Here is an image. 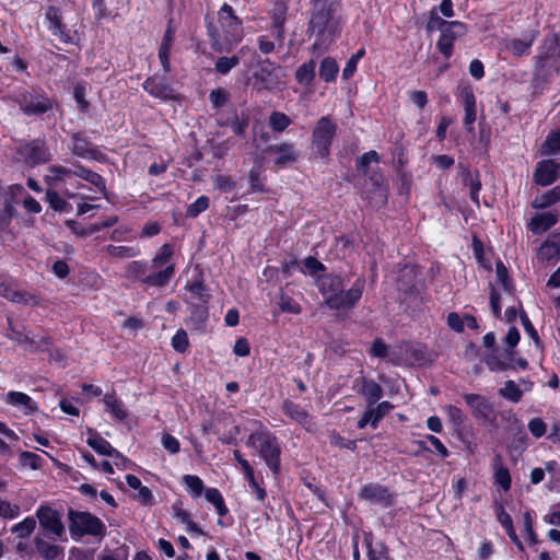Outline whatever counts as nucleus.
<instances>
[{
	"instance_id": "1",
	"label": "nucleus",
	"mask_w": 560,
	"mask_h": 560,
	"mask_svg": "<svg viewBox=\"0 0 560 560\" xmlns=\"http://www.w3.org/2000/svg\"><path fill=\"white\" fill-rule=\"evenodd\" d=\"M339 4L335 0H314L307 31L316 36L314 51L326 50L339 33L340 19L337 15Z\"/></svg>"
},
{
	"instance_id": "2",
	"label": "nucleus",
	"mask_w": 560,
	"mask_h": 560,
	"mask_svg": "<svg viewBox=\"0 0 560 560\" xmlns=\"http://www.w3.org/2000/svg\"><path fill=\"white\" fill-rule=\"evenodd\" d=\"M316 285L329 310L348 311L353 308L361 299L365 280L358 278L350 289L345 290L342 277L329 273L318 277Z\"/></svg>"
},
{
	"instance_id": "3",
	"label": "nucleus",
	"mask_w": 560,
	"mask_h": 560,
	"mask_svg": "<svg viewBox=\"0 0 560 560\" xmlns=\"http://www.w3.org/2000/svg\"><path fill=\"white\" fill-rule=\"evenodd\" d=\"M218 22L219 28L212 25L208 27L211 47L217 52H229L244 38L243 22L228 3L220 8Z\"/></svg>"
},
{
	"instance_id": "4",
	"label": "nucleus",
	"mask_w": 560,
	"mask_h": 560,
	"mask_svg": "<svg viewBox=\"0 0 560 560\" xmlns=\"http://www.w3.org/2000/svg\"><path fill=\"white\" fill-rule=\"evenodd\" d=\"M175 273V266L170 265L159 271L149 272V264L141 260H132L126 265L125 277L138 281L143 285L161 288L165 287Z\"/></svg>"
},
{
	"instance_id": "5",
	"label": "nucleus",
	"mask_w": 560,
	"mask_h": 560,
	"mask_svg": "<svg viewBox=\"0 0 560 560\" xmlns=\"http://www.w3.org/2000/svg\"><path fill=\"white\" fill-rule=\"evenodd\" d=\"M247 445L257 447L261 458L273 474H278L280 467V447L276 436L261 431L248 436Z\"/></svg>"
},
{
	"instance_id": "6",
	"label": "nucleus",
	"mask_w": 560,
	"mask_h": 560,
	"mask_svg": "<svg viewBox=\"0 0 560 560\" xmlns=\"http://www.w3.org/2000/svg\"><path fill=\"white\" fill-rule=\"evenodd\" d=\"M68 517L69 530L73 537H82L84 535L104 536L105 534L103 522L89 512L69 510Z\"/></svg>"
},
{
	"instance_id": "7",
	"label": "nucleus",
	"mask_w": 560,
	"mask_h": 560,
	"mask_svg": "<svg viewBox=\"0 0 560 560\" xmlns=\"http://www.w3.org/2000/svg\"><path fill=\"white\" fill-rule=\"evenodd\" d=\"M336 132L337 125L329 117H322L317 120L312 132V144L320 158L329 155Z\"/></svg>"
},
{
	"instance_id": "8",
	"label": "nucleus",
	"mask_w": 560,
	"mask_h": 560,
	"mask_svg": "<svg viewBox=\"0 0 560 560\" xmlns=\"http://www.w3.org/2000/svg\"><path fill=\"white\" fill-rule=\"evenodd\" d=\"M427 361L425 347L420 343L406 342L392 350L389 362L400 365H422Z\"/></svg>"
},
{
	"instance_id": "9",
	"label": "nucleus",
	"mask_w": 560,
	"mask_h": 560,
	"mask_svg": "<svg viewBox=\"0 0 560 560\" xmlns=\"http://www.w3.org/2000/svg\"><path fill=\"white\" fill-rule=\"evenodd\" d=\"M18 155L27 166L46 163L51 158L45 142L40 139L21 143L18 148Z\"/></svg>"
},
{
	"instance_id": "10",
	"label": "nucleus",
	"mask_w": 560,
	"mask_h": 560,
	"mask_svg": "<svg viewBox=\"0 0 560 560\" xmlns=\"http://www.w3.org/2000/svg\"><path fill=\"white\" fill-rule=\"evenodd\" d=\"M36 517L44 529L40 534L52 535L57 538L63 536L66 528L60 514L56 510L47 505H40L36 511Z\"/></svg>"
},
{
	"instance_id": "11",
	"label": "nucleus",
	"mask_w": 560,
	"mask_h": 560,
	"mask_svg": "<svg viewBox=\"0 0 560 560\" xmlns=\"http://www.w3.org/2000/svg\"><path fill=\"white\" fill-rule=\"evenodd\" d=\"M440 32L441 36L436 43V47L445 58H450L453 54L454 42L466 34L467 27L459 21H451L448 25Z\"/></svg>"
},
{
	"instance_id": "12",
	"label": "nucleus",
	"mask_w": 560,
	"mask_h": 560,
	"mask_svg": "<svg viewBox=\"0 0 560 560\" xmlns=\"http://www.w3.org/2000/svg\"><path fill=\"white\" fill-rule=\"evenodd\" d=\"M362 195L370 200L374 206H383L387 202V187L385 186V178L380 172H372L366 179Z\"/></svg>"
},
{
	"instance_id": "13",
	"label": "nucleus",
	"mask_w": 560,
	"mask_h": 560,
	"mask_svg": "<svg viewBox=\"0 0 560 560\" xmlns=\"http://www.w3.org/2000/svg\"><path fill=\"white\" fill-rule=\"evenodd\" d=\"M359 498L383 508L394 504L393 494L385 486L380 483H368L363 486L359 492Z\"/></svg>"
},
{
	"instance_id": "14",
	"label": "nucleus",
	"mask_w": 560,
	"mask_h": 560,
	"mask_svg": "<svg viewBox=\"0 0 560 560\" xmlns=\"http://www.w3.org/2000/svg\"><path fill=\"white\" fill-rule=\"evenodd\" d=\"M288 5L283 1H277L269 12L271 19V35L279 46H282L285 37L284 24L287 22Z\"/></svg>"
},
{
	"instance_id": "15",
	"label": "nucleus",
	"mask_w": 560,
	"mask_h": 560,
	"mask_svg": "<svg viewBox=\"0 0 560 560\" xmlns=\"http://www.w3.org/2000/svg\"><path fill=\"white\" fill-rule=\"evenodd\" d=\"M463 398L467 406L471 409V415L476 419L485 421L494 418V409L492 404L482 395L479 394H465Z\"/></svg>"
},
{
	"instance_id": "16",
	"label": "nucleus",
	"mask_w": 560,
	"mask_h": 560,
	"mask_svg": "<svg viewBox=\"0 0 560 560\" xmlns=\"http://www.w3.org/2000/svg\"><path fill=\"white\" fill-rule=\"evenodd\" d=\"M253 78L259 90H272L278 84L277 68L269 59L259 62Z\"/></svg>"
},
{
	"instance_id": "17",
	"label": "nucleus",
	"mask_w": 560,
	"mask_h": 560,
	"mask_svg": "<svg viewBox=\"0 0 560 560\" xmlns=\"http://www.w3.org/2000/svg\"><path fill=\"white\" fill-rule=\"evenodd\" d=\"M353 389L357 394L363 396L368 402V406L375 405L383 396V388L374 380L366 377H358L354 380Z\"/></svg>"
},
{
	"instance_id": "18",
	"label": "nucleus",
	"mask_w": 560,
	"mask_h": 560,
	"mask_svg": "<svg viewBox=\"0 0 560 560\" xmlns=\"http://www.w3.org/2000/svg\"><path fill=\"white\" fill-rule=\"evenodd\" d=\"M281 411L292 421L301 424L307 431L314 429L313 417L299 404L290 399L283 400Z\"/></svg>"
},
{
	"instance_id": "19",
	"label": "nucleus",
	"mask_w": 560,
	"mask_h": 560,
	"mask_svg": "<svg viewBox=\"0 0 560 560\" xmlns=\"http://www.w3.org/2000/svg\"><path fill=\"white\" fill-rule=\"evenodd\" d=\"M19 103L23 113L28 116L44 114L51 107L47 97L43 95H33L32 93L22 94Z\"/></svg>"
},
{
	"instance_id": "20",
	"label": "nucleus",
	"mask_w": 560,
	"mask_h": 560,
	"mask_svg": "<svg viewBox=\"0 0 560 560\" xmlns=\"http://www.w3.org/2000/svg\"><path fill=\"white\" fill-rule=\"evenodd\" d=\"M49 536L46 534H37L34 537V546L37 553L44 560H62L65 556L63 547L48 541Z\"/></svg>"
},
{
	"instance_id": "21",
	"label": "nucleus",
	"mask_w": 560,
	"mask_h": 560,
	"mask_svg": "<svg viewBox=\"0 0 560 560\" xmlns=\"http://www.w3.org/2000/svg\"><path fill=\"white\" fill-rule=\"evenodd\" d=\"M560 165L553 160L539 162L534 172V182L540 186H548L555 183L559 176Z\"/></svg>"
},
{
	"instance_id": "22",
	"label": "nucleus",
	"mask_w": 560,
	"mask_h": 560,
	"mask_svg": "<svg viewBox=\"0 0 560 560\" xmlns=\"http://www.w3.org/2000/svg\"><path fill=\"white\" fill-rule=\"evenodd\" d=\"M142 86L149 94L161 100H174L176 97L175 90L163 78L150 77L143 82Z\"/></svg>"
},
{
	"instance_id": "23",
	"label": "nucleus",
	"mask_w": 560,
	"mask_h": 560,
	"mask_svg": "<svg viewBox=\"0 0 560 560\" xmlns=\"http://www.w3.org/2000/svg\"><path fill=\"white\" fill-rule=\"evenodd\" d=\"M46 20L49 22V30L52 35L57 36L63 43H70V32L62 23V15L59 8L50 5L47 8L45 13Z\"/></svg>"
},
{
	"instance_id": "24",
	"label": "nucleus",
	"mask_w": 560,
	"mask_h": 560,
	"mask_svg": "<svg viewBox=\"0 0 560 560\" xmlns=\"http://www.w3.org/2000/svg\"><path fill=\"white\" fill-rule=\"evenodd\" d=\"M270 153L276 154L275 164L278 167H285L298 161L299 152L292 143H281L270 145L268 148Z\"/></svg>"
},
{
	"instance_id": "25",
	"label": "nucleus",
	"mask_w": 560,
	"mask_h": 560,
	"mask_svg": "<svg viewBox=\"0 0 560 560\" xmlns=\"http://www.w3.org/2000/svg\"><path fill=\"white\" fill-rule=\"evenodd\" d=\"M514 353L505 350L503 352H492L485 358V363L492 372H503L514 369Z\"/></svg>"
},
{
	"instance_id": "26",
	"label": "nucleus",
	"mask_w": 560,
	"mask_h": 560,
	"mask_svg": "<svg viewBox=\"0 0 560 560\" xmlns=\"http://www.w3.org/2000/svg\"><path fill=\"white\" fill-rule=\"evenodd\" d=\"M174 34L175 30L172 27V21H170L159 48V59L165 72L171 70L170 54L174 42Z\"/></svg>"
},
{
	"instance_id": "27",
	"label": "nucleus",
	"mask_w": 560,
	"mask_h": 560,
	"mask_svg": "<svg viewBox=\"0 0 560 560\" xmlns=\"http://www.w3.org/2000/svg\"><path fill=\"white\" fill-rule=\"evenodd\" d=\"M0 295L13 303L38 304V300L35 295L8 284H0Z\"/></svg>"
},
{
	"instance_id": "28",
	"label": "nucleus",
	"mask_w": 560,
	"mask_h": 560,
	"mask_svg": "<svg viewBox=\"0 0 560 560\" xmlns=\"http://www.w3.org/2000/svg\"><path fill=\"white\" fill-rule=\"evenodd\" d=\"M88 445L93 448L96 453L104 456L119 458L126 460V457L115 450L108 441L98 434H94L88 439Z\"/></svg>"
},
{
	"instance_id": "29",
	"label": "nucleus",
	"mask_w": 560,
	"mask_h": 560,
	"mask_svg": "<svg viewBox=\"0 0 560 560\" xmlns=\"http://www.w3.org/2000/svg\"><path fill=\"white\" fill-rule=\"evenodd\" d=\"M557 215L551 212H544L534 215L528 224L534 234H541L557 223Z\"/></svg>"
},
{
	"instance_id": "30",
	"label": "nucleus",
	"mask_w": 560,
	"mask_h": 560,
	"mask_svg": "<svg viewBox=\"0 0 560 560\" xmlns=\"http://www.w3.org/2000/svg\"><path fill=\"white\" fill-rule=\"evenodd\" d=\"M5 402L14 407L23 408L26 415L34 412L37 407L32 398L22 392H9L4 398Z\"/></svg>"
},
{
	"instance_id": "31",
	"label": "nucleus",
	"mask_w": 560,
	"mask_h": 560,
	"mask_svg": "<svg viewBox=\"0 0 560 560\" xmlns=\"http://www.w3.org/2000/svg\"><path fill=\"white\" fill-rule=\"evenodd\" d=\"M5 336L19 343L28 345L30 350L36 347L35 340L25 332L24 325H15L10 317H8V332Z\"/></svg>"
},
{
	"instance_id": "32",
	"label": "nucleus",
	"mask_w": 560,
	"mask_h": 560,
	"mask_svg": "<svg viewBox=\"0 0 560 560\" xmlns=\"http://www.w3.org/2000/svg\"><path fill=\"white\" fill-rule=\"evenodd\" d=\"M71 176H73V170L61 165H51L48 167L44 179L48 186L56 187L59 183L65 182Z\"/></svg>"
},
{
	"instance_id": "33",
	"label": "nucleus",
	"mask_w": 560,
	"mask_h": 560,
	"mask_svg": "<svg viewBox=\"0 0 560 560\" xmlns=\"http://www.w3.org/2000/svg\"><path fill=\"white\" fill-rule=\"evenodd\" d=\"M73 176L80 177L89 182L90 184L98 188L104 195L106 194L105 180L100 174L91 170H88L81 165H78L73 168Z\"/></svg>"
},
{
	"instance_id": "34",
	"label": "nucleus",
	"mask_w": 560,
	"mask_h": 560,
	"mask_svg": "<svg viewBox=\"0 0 560 560\" xmlns=\"http://www.w3.org/2000/svg\"><path fill=\"white\" fill-rule=\"evenodd\" d=\"M316 62L312 59L302 63L295 71V80L299 84L308 86L315 79Z\"/></svg>"
},
{
	"instance_id": "35",
	"label": "nucleus",
	"mask_w": 560,
	"mask_h": 560,
	"mask_svg": "<svg viewBox=\"0 0 560 560\" xmlns=\"http://www.w3.org/2000/svg\"><path fill=\"white\" fill-rule=\"evenodd\" d=\"M560 200V186H555L550 190L544 192L541 196L536 197L532 207L535 209L548 208Z\"/></svg>"
},
{
	"instance_id": "36",
	"label": "nucleus",
	"mask_w": 560,
	"mask_h": 560,
	"mask_svg": "<svg viewBox=\"0 0 560 560\" xmlns=\"http://www.w3.org/2000/svg\"><path fill=\"white\" fill-rule=\"evenodd\" d=\"M339 72L337 61L331 57H325L319 65V78L325 82H332Z\"/></svg>"
},
{
	"instance_id": "37",
	"label": "nucleus",
	"mask_w": 560,
	"mask_h": 560,
	"mask_svg": "<svg viewBox=\"0 0 560 560\" xmlns=\"http://www.w3.org/2000/svg\"><path fill=\"white\" fill-rule=\"evenodd\" d=\"M103 401L106 406V410L110 412L116 420L124 421L127 418V411L125 410L122 402L114 395H105Z\"/></svg>"
},
{
	"instance_id": "38",
	"label": "nucleus",
	"mask_w": 560,
	"mask_h": 560,
	"mask_svg": "<svg viewBox=\"0 0 560 560\" xmlns=\"http://www.w3.org/2000/svg\"><path fill=\"white\" fill-rule=\"evenodd\" d=\"M104 250L109 257L120 259L133 258L140 254L139 248L135 246L107 245Z\"/></svg>"
},
{
	"instance_id": "39",
	"label": "nucleus",
	"mask_w": 560,
	"mask_h": 560,
	"mask_svg": "<svg viewBox=\"0 0 560 560\" xmlns=\"http://www.w3.org/2000/svg\"><path fill=\"white\" fill-rule=\"evenodd\" d=\"M499 395L511 402H518L522 399L523 390L514 381H506L504 386L499 389Z\"/></svg>"
},
{
	"instance_id": "40",
	"label": "nucleus",
	"mask_w": 560,
	"mask_h": 560,
	"mask_svg": "<svg viewBox=\"0 0 560 560\" xmlns=\"http://www.w3.org/2000/svg\"><path fill=\"white\" fill-rule=\"evenodd\" d=\"M533 42H534L533 37L525 38V39L514 38V39H511L510 42H508L506 49L509 51H511L512 55H514L516 57H521V56L529 52Z\"/></svg>"
},
{
	"instance_id": "41",
	"label": "nucleus",
	"mask_w": 560,
	"mask_h": 560,
	"mask_svg": "<svg viewBox=\"0 0 560 560\" xmlns=\"http://www.w3.org/2000/svg\"><path fill=\"white\" fill-rule=\"evenodd\" d=\"M537 256L541 261L558 259L560 256V247L555 242L546 241L538 248Z\"/></svg>"
},
{
	"instance_id": "42",
	"label": "nucleus",
	"mask_w": 560,
	"mask_h": 560,
	"mask_svg": "<svg viewBox=\"0 0 560 560\" xmlns=\"http://www.w3.org/2000/svg\"><path fill=\"white\" fill-rule=\"evenodd\" d=\"M365 542L369 560H392L388 557L387 548L383 544H377L373 547L371 534L365 536Z\"/></svg>"
},
{
	"instance_id": "43",
	"label": "nucleus",
	"mask_w": 560,
	"mask_h": 560,
	"mask_svg": "<svg viewBox=\"0 0 560 560\" xmlns=\"http://www.w3.org/2000/svg\"><path fill=\"white\" fill-rule=\"evenodd\" d=\"M183 482L192 498H199L205 490L203 482L198 476L184 475Z\"/></svg>"
},
{
	"instance_id": "44",
	"label": "nucleus",
	"mask_w": 560,
	"mask_h": 560,
	"mask_svg": "<svg viewBox=\"0 0 560 560\" xmlns=\"http://www.w3.org/2000/svg\"><path fill=\"white\" fill-rule=\"evenodd\" d=\"M206 500L212 503L220 516H224L228 513V508L224 504V500L220 491L215 488H209L205 492Z\"/></svg>"
},
{
	"instance_id": "45",
	"label": "nucleus",
	"mask_w": 560,
	"mask_h": 560,
	"mask_svg": "<svg viewBox=\"0 0 560 560\" xmlns=\"http://www.w3.org/2000/svg\"><path fill=\"white\" fill-rule=\"evenodd\" d=\"M46 201L55 211H69L72 208L71 205L62 199L54 189L46 190Z\"/></svg>"
},
{
	"instance_id": "46",
	"label": "nucleus",
	"mask_w": 560,
	"mask_h": 560,
	"mask_svg": "<svg viewBox=\"0 0 560 560\" xmlns=\"http://www.w3.org/2000/svg\"><path fill=\"white\" fill-rule=\"evenodd\" d=\"M560 153V130L551 131L542 144V154L553 155Z\"/></svg>"
},
{
	"instance_id": "47",
	"label": "nucleus",
	"mask_w": 560,
	"mask_h": 560,
	"mask_svg": "<svg viewBox=\"0 0 560 560\" xmlns=\"http://www.w3.org/2000/svg\"><path fill=\"white\" fill-rule=\"evenodd\" d=\"M382 420L381 416L378 415L377 410L373 406H368V409L364 411L362 417L358 421V428L364 429L368 424H370L372 428H377L378 422Z\"/></svg>"
},
{
	"instance_id": "48",
	"label": "nucleus",
	"mask_w": 560,
	"mask_h": 560,
	"mask_svg": "<svg viewBox=\"0 0 560 560\" xmlns=\"http://www.w3.org/2000/svg\"><path fill=\"white\" fill-rule=\"evenodd\" d=\"M36 527V521L34 517L28 516L24 518L22 522L15 524L11 532L16 534L20 538H26L28 537Z\"/></svg>"
},
{
	"instance_id": "49",
	"label": "nucleus",
	"mask_w": 560,
	"mask_h": 560,
	"mask_svg": "<svg viewBox=\"0 0 560 560\" xmlns=\"http://www.w3.org/2000/svg\"><path fill=\"white\" fill-rule=\"evenodd\" d=\"M240 63V57L233 55L231 57H220L214 63V70L220 74H228L233 68Z\"/></svg>"
},
{
	"instance_id": "50",
	"label": "nucleus",
	"mask_w": 560,
	"mask_h": 560,
	"mask_svg": "<svg viewBox=\"0 0 560 560\" xmlns=\"http://www.w3.org/2000/svg\"><path fill=\"white\" fill-rule=\"evenodd\" d=\"M291 124V119L283 113L273 112L269 117V126L277 132L284 131Z\"/></svg>"
},
{
	"instance_id": "51",
	"label": "nucleus",
	"mask_w": 560,
	"mask_h": 560,
	"mask_svg": "<svg viewBox=\"0 0 560 560\" xmlns=\"http://www.w3.org/2000/svg\"><path fill=\"white\" fill-rule=\"evenodd\" d=\"M465 184L469 186V197L471 201L479 207V191L481 189V183L478 175L474 177L470 173H467L464 179Z\"/></svg>"
},
{
	"instance_id": "52",
	"label": "nucleus",
	"mask_w": 560,
	"mask_h": 560,
	"mask_svg": "<svg viewBox=\"0 0 560 560\" xmlns=\"http://www.w3.org/2000/svg\"><path fill=\"white\" fill-rule=\"evenodd\" d=\"M369 353H370V355H372L374 358H380V359L388 358V360L390 359V355H392V351L388 350L387 345L381 338H376L373 341V343L369 350Z\"/></svg>"
},
{
	"instance_id": "53",
	"label": "nucleus",
	"mask_w": 560,
	"mask_h": 560,
	"mask_svg": "<svg viewBox=\"0 0 560 560\" xmlns=\"http://www.w3.org/2000/svg\"><path fill=\"white\" fill-rule=\"evenodd\" d=\"M378 161H380V156H378L377 152L374 150H371L357 159V168L359 172L366 174L369 165L372 162L377 163Z\"/></svg>"
},
{
	"instance_id": "54",
	"label": "nucleus",
	"mask_w": 560,
	"mask_h": 560,
	"mask_svg": "<svg viewBox=\"0 0 560 560\" xmlns=\"http://www.w3.org/2000/svg\"><path fill=\"white\" fill-rule=\"evenodd\" d=\"M229 97V92L223 88L212 90L209 94V100L214 108L224 106L228 103Z\"/></svg>"
},
{
	"instance_id": "55",
	"label": "nucleus",
	"mask_w": 560,
	"mask_h": 560,
	"mask_svg": "<svg viewBox=\"0 0 560 560\" xmlns=\"http://www.w3.org/2000/svg\"><path fill=\"white\" fill-rule=\"evenodd\" d=\"M189 346L187 332L184 329L176 331L172 338V347L175 351L184 353Z\"/></svg>"
},
{
	"instance_id": "56",
	"label": "nucleus",
	"mask_w": 560,
	"mask_h": 560,
	"mask_svg": "<svg viewBox=\"0 0 560 560\" xmlns=\"http://www.w3.org/2000/svg\"><path fill=\"white\" fill-rule=\"evenodd\" d=\"M445 411H446L448 421L454 427L459 428V427H462L464 424L465 416H464L463 411L458 407L453 406V405H448V406L445 407Z\"/></svg>"
},
{
	"instance_id": "57",
	"label": "nucleus",
	"mask_w": 560,
	"mask_h": 560,
	"mask_svg": "<svg viewBox=\"0 0 560 560\" xmlns=\"http://www.w3.org/2000/svg\"><path fill=\"white\" fill-rule=\"evenodd\" d=\"M209 207V198L207 196H200L195 202L189 205L187 208V215L195 218L201 212L206 211Z\"/></svg>"
},
{
	"instance_id": "58",
	"label": "nucleus",
	"mask_w": 560,
	"mask_h": 560,
	"mask_svg": "<svg viewBox=\"0 0 560 560\" xmlns=\"http://www.w3.org/2000/svg\"><path fill=\"white\" fill-rule=\"evenodd\" d=\"M459 101L465 108L476 107V97L470 85H464L459 90Z\"/></svg>"
},
{
	"instance_id": "59",
	"label": "nucleus",
	"mask_w": 560,
	"mask_h": 560,
	"mask_svg": "<svg viewBox=\"0 0 560 560\" xmlns=\"http://www.w3.org/2000/svg\"><path fill=\"white\" fill-rule=\"evenodd\" d=\"M495 482L500 485L503 490H509L511 488V476L509 469L506 467H497V471H494Z\"/></svg>"
},
{
	"instance_id": "60",
	"label": "nucleus",
	"mask_w": 560,
	"mask_h": 560,
	"mask_svg": "<svg viewBox=\"0 0 560 560\" xmlns=\"http://www.w3.org/2000/svg\"><path fill=\"white\" fill-rule=\"evenodd\" d=\"M279 308L284 313L299 314L301 313V306L291 298L281 295L280 301L278 303Z\"/></svg>"
},
{
	"instance_id": "61",
	"label": "nucleus",
	"mask_w": 560,
	"mask_h": 560,
	"mask_svg": "<svg viewBox=\"0 0 560 560\" xmlns=\"http://www.w3.org/2000/svg\"><path fill=\"white\" fill-rule=\"evenodd\" d=\"M173 248L170 244H164L160 247L156 255L154 256L155 262H162L163 265L170 266L173 265L171 259L173 257Z\"/></svg>"
},
{
	"instance_id": "62",
	"label": "nucleus",
	"mask_w": 560,
	"mask_h": 560,
	"mask_svg": "<svg viewBox=\"0 0 560 560\" xmlns=\"http://www.w3.org/2000/svg\"><path fill=\"white\" fill-rule=\"evenodd\" d=\"M93 150L88 148V143L79 138L75 137L73 141V153L80 158H92L93 156Z\"/></svg>"
},
{
	"instance_id": "63",
	"label": "nucleus",
	"mask_w": 560,
	"mask_h": 560,
	"mask_svg": "<svg viewBox=\"0 0 560 560\" xmlns=\"http://www.w3.org/2000/svg\"><path fill=\"white\" fill-rule=\"evenodd\" d=\"M20 460L24 466H28L32 469H38L42 465V458L32 452H21Z\"/></svg>"
},
{
	"instance_id": "64",
	"label": "nucleus",
	"mask_w": 560,
	"mask_h": 560,
	"mask_svg": "<svg viewBox=\"0 0 560 560\" xmlns=\"http://www.w3.org/2000/svg\"><path fill=\"white\" fill-rule=\"evenodd\" d=\"M20 508L16 504H11L8 501L0 500V516L4 518H14L19 515Z\"/></svg>"
}]
</instances>
